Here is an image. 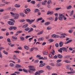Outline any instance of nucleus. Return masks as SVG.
Wrapping results in <instances>:
<instances>
[{"label":"nucleus","mask_w":75,"mask_h":75,"mask_svg":"<svg viewBox=\"0 0 75 75\" xmlns=\"http://www.w3.org/2000/svg\"><path fill=\"white\" fill-rule=\"evenodd\" d=\"M59 17H58V19L60 21H62L63 20V18L65 17V16L61 13H59Z\"/></svg>","instance_id":"1"},{"label":"nucleus","mask_w":75,"mask_h":75,"mask_svg":"<svg viewBox=\"0 0 75 75\" xmlns=\"http://www.w3.org/2000/svg\"><path fill=\"white\" fill-rule=\"evenodd\" d=\"M62 51L65 52H67L68 51L67 49L65 47L60 48L59 50H58L59 52H62Z\"/></svg>","instance_id":"2"},{"label":"nucleus","mask_w":75,"mask_h":75,"mask_svg":"<svg viewBox=\"0 0 75 75\" xmlns=\"http://www.w3.org/2000/svg\"><path fill=\"white\" fill-rule=\"evenodd\" d=\"M14 16V19L15 20H17V19H18V18H19V17H20V16H19V14L18 13H15V15Z\"/></svg>","instance_id":"3"},{"label":"nucleus","mask_w":75,"mask_h":75,"mask_svg":"<svg viewBox=\"0 0 75 75\" xmlns=\"http://www.w3.org/2000/svg\"><path fill=\"white\" fill-rule=\"evenodd\" d=\"M8 23L10 25H13L14 24V23L11 21H8Z\"/></svg>","instance_id":"4"},{"label":"nucleus","mask_w":75,"mask_h":75,"mask_svg":"<svg viewBox=\"0 0 75 75\" xmlns=\"http://www.w3.org/2000/svg\"><path fill=\"white\" fill-rule=\"evenodd\" d=\"M12 59L15 60V61H16L17 59H18V58H17V55L14 54L13 56V57L12 58Z\"/></svg>","instance_id":"5"},{"label":"nucleus","mask_w":75,"mask_h":75,"mask_svg":"<svg viewBox=\"0 0 75 75\" xmlns=\"http://www.w3.org/2000/svg\"><path fill=\"white\" fill-rule=\"evenodd\" d=\"M53 13H54V12H51V11H49L47 12V15H49V14H50V15H52V14H53Z\"/></svg>","instance_id":"6"},{"label":"nucleus","mask_w":75,"mask_h":75,"mask_svg":"<svg viewBox=\"0 0 75 75\" xmlns=\"http://www.w3.org/2000/svg\"><path fill=\"white\" fill-rule=\"evenodd\" d=\"M52 37H53V38H58L59 37V35H56V34H53L52 35Z\"/></svg>","instance_id":"7"},{"label":"nucleus","mask_w":75,"mask_h":75,"mask_svg":"<svg viewBox=\"0 0 75 75\" xmlns=\"http://www.w3.org/2000/svg\"><path fill=\"white\" fill-rule=\"evenodd\" d=\"M15 67H16V68H21V67H22V66L18 64H16L15 65Z\"/></svg>","instance_id":"8"},{"label":"nucleus","mask_w":75,"mask_h":75,"mask_svg":"<svg viewBox=\"0 0 75 75\" xmlns=\"http://www.w3.org/2000/svg\"><path fill=\"white\" fill-rule=\"evenodd\" d=\"M72 40H69L67 42H66L65 44H68V43H69V42H72Z\"/></svg>","instance_id":"9"},{"label":"nucleus","mask_w":75,"mask_h":75,"mask_svg":"<svg viewBox=\"0 0 75 75\" xmlns=\"http://www.w3.org/2000/svg\"><path fill=\"white\" fill-rule=\"evenodd\" d=\"M57 56L58 58H60V59H62L63 58L62 56L60 54L57 55Z\"/></svg>","instance_id":"10"},{"label":"nucleus","mask_w":75,"mask_h":75,"mask_svg":"<svg viewBox=\"0 0 75 75\" xmlns=\"http://www.w3.org/2000/svg\"><path fill=\"white\" fill-rule=\"evenodd\" d=\"M45 65V63H42L39 65V67H44Z\"/></svg>","instance_id":"11"},{"label":"nucleus","mask_w":75,"mask_h":75,"mask_svg":"<svg viewBox=\"0 0 75 75\" xmlns=\"http://www.w3.org/2000/svg\"><path fill=\"white\" fill-rule=\"evenodd\" d=\"M29 70H30L32 71V72H33V71H35L36 69L35 68L33 69V68H29L28 69Z\"/></svg>","instance_id":"12"},{"label":"nucleus","mask_w":75,"mask_h":75,"mask_svg":"<svg viewBox=\"0 0 75 75\" xmlns=\"http://www.w3.org/2000/svg\"><path fill=\"white\" fill-rule=\"evenodd\" d=\"M28 24H26L25 25H23V26H22V28H25L26 27H28Z\"/></svg>","instance_id":"13"},{"label":"nucleus","mask_w":75,"mask_h":75,"mask_svg":"<svg viewBox=\"0 0 75 75\" xmlns=\"http://www.w3.org/2000/svg\"><path fill=\"white\" fill-rule=\"evenodd\" d=\"M24 48L27 50H29V47L25 45L24 46Z\"/></svg>","instance_id":"14"},{"label":"nucleus","mask_w":75,"mask_h":75,"mask_svg":"<svg viewBox=\"0 0 75 75\" xmlns=\"http://www.w3.org/2000/svg\"><path fill=\"white\" fill-rule=\"evenodd\" d=\"M59 45L60 47H62L63 45V42H60L59 43Z\"/></svg>","instance_id":"15"},{"label":"nucleus","mask_w":75,"mask_h":75,"mask_svg":"<svg viewBox=\"0 0 75 75\" xmlns=\"http://www.w3.org/2000/svg\"><path fill=\"white\" fill-rule=\"evenodd\" d=\"M44 40V38L43 37H42L38 39V41H42V40Z\"/></svg>","instance_id":"16"},{"label":"nucleus","mask_w":75,"mask_h":75,"mask_svg":"<svg viewBox=\"0 0 75 75\" xmlns=\"http://www.w3.org/2000/svg\"><path fill=\"white\" fill-rule=\"evenodd\" d=\"M71 8H72V6L69 5L67 7V10H69V9H71Z\"/></svg>","instance_id":"17"},{"label":"nucleus","mask_w":75,"mask_h":75,"mask_svg":"<svg viewBox=\"0 0 75 75\" xmlns=\"http://www.w3.org/2000/svg\"><path fill=\"white\" fill-rule=\"evenodd\" d=\"M43 20V18H42L41 17L40 18H39L37 20V22H38V21L41 20Z\"/></svg>","instance_id":"18"},{"label":"nucleus","mask_w":75,"mask_h":75,"mask_svg":"<svg viewBox=\"0 0 75 75\" xmlns=\"http://www.w3.org/2000/svg\"><path fill=\"white\" fill-rule=\"evenodd\" d=\"M43 32H44V30H42L41 31L38 33L37 35H40V34H42L43 33Z\"/></svg>","instance_id":"19"},{"label":"nucleus","mask_w":75,"mask_h":75,"mask_svg":"<svg viewBox=\"0 0 75 75\" xmlns=\"http://www.w3.org/2000/svg\"><path fill=\"white\" fill-rule=\"evenodd\" d=\"M64 62H65L66 63H70L71 62V61L67 60H64Z\"/></svg>","instance_id":"20"},{"label":"nucleus","mask_w":75,"mask_h":75,"mask_svg":"<svg viewBox=\"0 0 75 75\" xmlns=\"http://www.w3.org/2000/svg\"><path fill=\"white\" fill-rule=\"evenodd\" d=\"M70 68H71L70 65H68L66 66V68L67 69H68V70H69Z\"/></svg>","instance_id":"21"},{"label":"nucleus","mask_w":75,"mask_h":75,"mask_svg":"<svg viewBox=\"0 0 75 75\" xmlns=\"http://www.w3.org/2000/svg\"><path fill=\"white\" fill-rule=\"evenodd\" d=\"M35 74H38V75H40V71H37L36 72H35Z\"/></svg>","instance_id":"22"},{"label":"nucleus","mask_w":75,"mask_h":75,"mask_svg":"<svg viewBox=\"0 0 75 75\" xmlns=\"http://www.w3.org/2000/svg\"><path fill=\"white\" fill-rule=\"evenodd\" d=\"M73 14H74V10H72L70 13V17H71V16H72V15H73Z\"/></svg>","instance_id":"23"},{"label":"nucleus","mask_w":75,"mask_h":75,"mask_svg":"<svg viewBox=\"0 0 75 75\" xmlns=\"http://www.w3.org/2000/svg\"><path fill=\"white\" fill-rule=\"evenodd\" d=\"M15 6L16 7H20V5L18 4H16L15 5Z\"/></svg>","instance_id":"24"},{"label":"nucleus","mask_w":75,"mask_h":75,"mask_svg":"<svg viewBox=\"0 0 75 75\" xmlns=\"http://www.w3.org/2000/svg\"><path fill=\"white\" fill-rule=\"evenodd\" d=\"M43 54L44 55H48V52L46 51H45L43 52Z\"/></svg>","instance_id":"25"},{"label":"nucleus","mask_w":75,"mask_h":75,"mask_svg":"<svg viewBox=\"0 0 75 75\" xmlns=\"http://www.w3.org/2000/svg\"><path fill=\"white\" fill-rule=\"evenodd\" d=\"M50 23L49 22H47L46 23H45V25H49L50 24Z\"/></svg>","instance_id":"26"},{"label":"nucleus","mask_w":75,"mask_h":75,"mask_svg":"<svg viewBox=\"0 0 75 75\" xmlns=\"http://www.w3.org/2000/svg\"><path fill=\"white\" fill-rule=\"evenodd\" d=\"M20 38L21 40V41H24V40H25V38H24L23 37H20Z\"/></svg>","instance_id":"27"},{"label":"nucleus","mask_w":75,"mask_h":75,"mask_svg":"<svg viewBox=\"0 0 75 75\" xmlns=\"http://www.w3.org/2000/svg\"><path fill=\"white\" fill-rule=\"evenodd\" d=\"M40 11V10L38 9H35L34 11V12L35 13H37V12H38Z\"/></svg>","instance_id":"28"},{"label":"nucleus","mask_w":75,"mask_h":75,"mask_svg":"<svg viewBox=\"0 0 75 75\" xmlns=\"http://www.w3.org/2000/svg\"><path fill=\"white\" fill-rule=\"evenodd\" d=\"M26 21L27 22H28L29 23H30V24L31 20H30V19H26Z\"/></svg>","instance_id":"29"},{"label":"nucleus","mask_w":75,"mask_h":75,"mask_svg":"<svg viewBox=\"0 0 75 75\" xmlns=\"http://www.w3.org/2000/svg\"><path fill=\"white\" fill-rule=\"evenodd\" d=\"M9 30L11 31L13 30V26H10L9 28Z\"/></svg>","instance_id":"30"},{"label":"nucleus","mask_w":75,"mask_h":75,"mask_svg":"<svg viewBox=\"0 0 75 75\" xmlns=\"http://www.w3.org/2000/svg\"><path fill=\"white\" fill-rule=\"evenodd\" d=\"M24 30L25 31H28L30 30V28L28 27L26 28Z\"/></svg>","instance_id":"31"},{"label":"nucleus","mask_w":75,"mask_h":75,"mask_svg":"<svg viewBox=\"0 0 75 75\" xmlns=\"http://www.w3.org/2000/svg\"><path fill=\"white\" fill-rule=\"evenodd\" d=\"M23 69V72H26V73H28V71L26 69Z\"/></svg>","instance_id":"32"},{"label":"nucleus","mask_w":75,"mask_h":75,"mask_svg":"<svg viewBox=\"0 0 75 75\" xmlns=\"http://www.w3.org/2000/svg\"><path fill=\"white\" fill-rule=\"evenodd\" d=\"M47 29L48 30H51L52 29L51 27L50 26H49L47 28Z\"/></svg>","instance_id":"33"},{"label":"nucleus","mask_w":75,"mask_h":75,"mask_svg":"<svg viewBox=\"0 0 75 75\" xmlns=\"http://www.w3.org/2000/svg\"><path fill=\"white\" fill-rule=\"evenodd\" d=\"M10 66L11 67H14V64L13 63H11Z\"/></svg>","instance_id":"34"},{"label":"nucleus","mask_w":75,"mask_h":75,"mask_svg":"<svg viewBox=\"0 0 75 75\" xmlns=\"http://www.w3.org/2000/svg\"><path fill=\"white\" fill-rule=\"evenodd\" d=\"M20 16L21 17H24V14L23 13H20Z\"/></svg>","instance_id":"35"},{"label":"nucleus","mask_w":75,"mask_h":75,"mask_svg":"<svg viewBox=\"0 0 75 75\" xmlns=\"http://www.w3.org/2000/svg\"><path fill=\"white\" fill-rule=\"evenodd\" d=\"M38 61H39V60L38 59L36 60L34 62V63L35 64L37 63H38Z\"/></svg>","instance_id":"36"},{"label":"nucleus","mask_w":75,"mask_h":75,"mask_svg":"<svg viewBox=\"0 0 75 75\" xmlns=\"http://www.w3.org/2000/svg\"><path fill=\"white\" fill-rule=\"evenodd\" d=\"M23 32V31L22 30H20V31H18L16 32V33H17L18 34L19 33H21Z\"/></svg>","instance_id":"37"},{"label":"nucleus","mask_w":75,"mask_h":75,"mask_svg":"<svg viewBox=\"0 0 75 75\" xmlns=\"http://www.w3.org/2000/svg\"><path fill=\"white\" fill-rule=\"evenodd\" d=\"M3 53H4V54H6V55H7L8 54V52H6L5 50H4L3 51Z\"/></svg>","instance_id":"38"},{"label":"nucleus","mask_w":75,"mask_h":75,"mask_svg":"<svg viewBox=\"0 0 75 75\" xmlns=\"http://www.w3.org/2000/svg\"><path fill=\"white\" fill-rule=\"evenodd\" d=\"M17 28L16 27L13 26V30H17Z\"/></svg>","instance_id":"39"},{"label":"nucleus","mask_w":75,"mask_h":75,"mask_svg":"<svg viewBox=\"0 0 75 75\" xmlns=\"http://www.w3.org/2000/svg\"><path fill=\"white\" fill-rule=\"evenodd\" d=\"M4 19H8V16H5L4 17Z\"/></svg>","instance_id":"40"},{"label":"nucleus","mask_w":75,"mask_h":75,"mask_svg":"<svg viewBox=\"0 0 75 75\" xmlns=\"http://www.w3.org/2000/svg\"><path fill=\"white\" fill-rule=\"evenodd\" d=\"M33 39V37L30 38L28 39V40L29 42H31V40H32Z\"/></svg>","instance_id":"41"},{"label":"nucleus","mask_w":75,"mask_h":75,"mask_svg":"<svg viewBox=\"0 0 75 75\" xmlns=\"http://www.w3.org/2000/svg\"><path fill=\"white\" fill-rule=\"evenodd\" d=\"M26 10L27 11H28V12H30V11H31V10H30L29 8H26Z\"/></svg>","instance_id":"42"},{"label":"nucleus","mask_w":75,"mask_h":75,"mask_svg":"<svg viewBox=\"0 0 75 75\" xmlns=\"http://www.w3.org/2000/svg\"><path fill=\"white\" fill-rule=\"evenodd\" d=\"M31 3H32L33 4H35V2L34 1H31Z\"/></svg>","instance_id":"43"},{"label":"nucleus","mask_w":75,"mask_h":75,"mask_svg":"<svg viewBox=\"0 0 75 75\" xmlns=\"http://www.w3.org/2000/svg\"><path fill=\"white\" fill-rule=\"evenodd\" d=\"M48 41H50V42H53L54 41V40H53V39H50L48 40Z\"/></svg>","instance_id":"44"},{"label":"nucleus","mask_w":75,"mask_h":75,"mask_svg":"<svg viewBox=\"0 0 75 75\" xmlns=\"http://www.w3.org/2000/svg\"><path fill=\"white\" fill-rule=\"evenodd\" d=\"M25 20V19H22L21 20V21H20V22L21 23H23V22H24Z\"/></svg>","instance_id":"45"},{"label":"nucleus","mask_w":75,"mask_h":75,"mask_svg":"<svg viewBox=\"0 0 75 75\" xmlns=\"http://www.w3.org/2000/svg\"><path fill=\"white\" fill-rule=\"evenodd\" d=\"M16 10V8H12V11H15Z\"/></svg>","instance_id":"46"},{"label":"nucleus","mask_w":75,"mask_h":75,"mask_svg":"<svg viewBox=\"0 0 75 75\" xmlns=\"http://www.w3.org/2000/svg\"><path fill=\"white\" fill-rule=\"evenodd\" d=\"M29 37H31V36L30 35L26 36L25 37V38H26V39H27V38H29Z\"/></svg>","instance_id":"47"},{"label":"nucleus","mask_w":75,"mask_h":75,"mask_svg":"<svg viewBox=\"0 0 75 75\" xmlns=\"http://www.w3.org/2000/svg\"><path fill=\"white\" fill-rule=\"evenodd\" d=\"M12 38L13 39H15V40H17V38L16 37H14V36H12Z\"/></svg>","instance_id":"48"},{"label":"nucleus","mask_w":75,"mask_h":75,"mask_svg":"<svg viewBox=\"0 0 75 75\" xmlns=\"http://www.w3.org/2000/svg\"><path fill=\"white\" fill-rule=\"evenodd\" d=\"M58 20V17L56 16L55 17V20H54V21H57Z\"/></svg>","instance_id":"49"},{"label":"nucleus","mask_w":75,"mask_h":75,"mask_svg":"<svg viewBox=\"0 0 75 75\" xmlns=\"http://www.w3.org/2000/svg\"><path fill=\"white\" fill-rule=\"evenodd\" d=\"M46 68L47 69H48L49 70H50V66L48 65L46 66Z\"/></svg>","instance_id":"50"},{"label":"nucleus","mask_w":75,"mask_h":75,"mask_svg":"<svg viewBox=\"0 0 75 75\" xmlns=\"http://www.w3.org/2000/svg\"><path fill=\"white\" fill-rule=\"evenodd\" d=\"M14 73H15V74H18V75H19L20 73L18 72V71H15L14 72Z\"/></svg>","instance_id":"51"},{"label":"nucleus","mask_w":75,"mask_h":75,"mask_svg":"<svg viewBox=\"0 0 75 75\" xmlns=\"http://www.w3.org/2000/svg\"><path fill=\"white\" fill-rule=\"evenodd\" d=\"M55 46L56 47H59V45L58 44V43H57L55 44Z\"/></svg>","instance_id":"52"},{"label":"nucleus","mask_w":75,"mask_h":75,"mask_svg":"<svg viewBox=\"0 0 75 75\" xmlns=\"http://www.w3.org/2000/svg\"><path fill=\"white\" fill-rule=\"evenodd\" d=\"M48 19L49 20H53V18L52 17H50V18H48Z\"/></svg>","instance_id":"53"},{"label":"nucleus","mask_w":75,"mask_h":75,"mask_svg":"<svg viewBox=\"0 0 75 75\" xmlns=\"http://www.w3.org/2000/svg\"><path fill=\"white\" fill-rule=\"evenodd\" d=\"M58 58V57H57V55H55L53 57V58L54 59H57Z\"/></svg>","instance_id":"54"},{"label":"nucleus","mask_w":75,"mask_h":75,"mask_svg":"<svg viewBox=\"0 0 75 75\" xmlns=\"http://www.w3.org/2000/svg\"><path fill=\"white\" fill-rule=\"evenodd\" d=\"M10 14L12 15V16H15L16 15V13H14L12 12H10Z\"/></svg>","instance_id":"55"},{"label":"nucleus","mask_w":75,"mask_h":75,"mask_svg":"<svg viewBox=\"0 0 75 75\" xmlns=\"http://www.w3.org/2000/svg\"><path fill=\"white\" fill-rule=\"evenodd\" d=\"M62 61V60L61 59H59L57 60V62H60Z\"/></svg>","instance_id":"56"},{"label":"nucleus","mask_w":75,"mask_h":75,"mask_svg":"<svg viewBox=\"0 0 75 75\" xmlns=\"http://www.w3.org/2000/svg\"><path fill=\"white\" fill-rule=\"evenodd\" d=\"M10 20V21H12L13 22V23H15V20H14V19H11Z\"/></svg>","instance_id":"57"},{"label":"nucleus","mask_w":75,"mask_h":75,"mask_svg":"<svg viewBox=\"0 0 75 75\" xmlns=\"http://www.w3.org/2000/svg\"><path fill=\"white\" fill-rule=\"evenodd\" d=\"M14 52H15L16 54H19L20 53V52L18 51H14Z\"/></svg>","instance_id":"58"},{"label":"nucleus","mask_w":75,"mask_h":75,"mask_svg":"<svg viewBox=\"0 0 75 75\" xmlns=\"http://www.w3.org/2000/svg\"><path fill=\"white\" fill-rule=\"evenodd\" d=\"M57 67H61V65H59V63H57L56 64Z\"/></svg>","instance_id":"59"},{"label":"nucleus","mask_w":75,"mask_h":75,"mask_svg":"<svg viewBox=\"0 0 75 75\" xmlns=\"http://www.w3.org/2000/svg\"><path fill=\"white\" fill-rule=\"evenodd\" d=\"M61 7H59V8H55V10H56V11H58V10H59V9H61Z\"/></svg>","instance_id":"60"},{"label":"nucleus","mask_w":75,"mask_h":75,"mask_svg":"<svg viewBox=\"0 0 75 75\" xmlns=\"http://www.w3.org/2000/svg\"><path fill=\"white\" fill-rule=\"evenodd\" d=\"M35 20V19H34V20H32L31 21H30V24H31V23H33V22H34V21Z\"/></svg>","instance_id":"61"},{"label":"nucleus","mask_w":75,"mask_h":75,"mask_svg":"<svg viewBox=\"0 0 75 75\" xmlns=\"http://www.w3.org/2000/svg\"><path fill=\"white\" fill-rule=\"evenodd\" d=\"M35 49V48H31L30 49V51H33V50H34V49Z\"/></svg>","instance_id":"62"},{"label":"nucleus","mask_w":75,"mask_h":75,"mask_svg":"<svg viewBox=\"0 0 75 75\" xmlns=\"http://www.w3.org/2000/svg\"><path fill=\"white\" fill-rule=\"evenodd\" d=\"M28 67L29 68H34V66H28Z\"/></svg>","instance_id":"63"},{"label":"nucleus","mask_w":75,"mask_h":75,"mask_svg":"<svg viewBox=\"0 0 75 75\" xmlns=\"http://www.w3.org/2000/svg\"><path fill=\"white\" fill-rule=\"evenodd\" d=\"M7 41L8 42H11L10 39L9 38H8L7 39Z\"/></svg>","instance_id":"64"}]
</instances>
